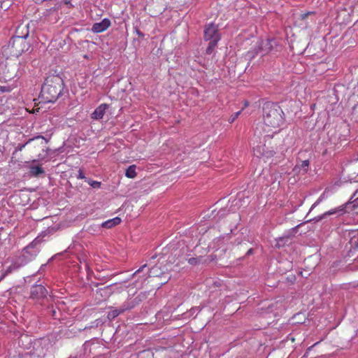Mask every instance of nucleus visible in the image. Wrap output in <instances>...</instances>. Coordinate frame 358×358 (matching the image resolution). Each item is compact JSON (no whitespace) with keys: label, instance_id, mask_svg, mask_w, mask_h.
<instances>
[{"label":"nucleus","instance_id":"obj_1","mask_svg":"<svg viewBox=\"0 0 358 358\" xmlns=\"http://www.w3.org/2000/svg\"><path fill=\"white\" fill-rule=\"evenodd\" d=\"M64 88L63 79L57 75L48 76L41 87L39 98L45 103L55 102Z\"/></svg>","mask_w":358,"mask_h":358},{"label":"nucleus","instance_id":"obj_2","mask_svg":"<svg viewBox=\"0 0 358 358\" xmlns=\"http://www.w3.org/2000/svg\"><path fill=\"white\" fill-rule=\"evenodd\" d=\"M282 110L280 107L273 103H266L263 107V120L264 131L269 133L278 129L283 122Z\"/></svg>","mask_w":358,"mask_h":358},{"label":"nucleus","instance_id":"obj_3","mask_svg":"<svg viewBox=\"0 0 358 358\" xmlns=\"http://www.w3.org/2000/svg\"><path fill=\"white\" fill-rule=\"evenodd\" d=\"M29 47L26 39L19 36H13L8 45L3 48V51L6 55L17 57L27 50Z\"/></svg>","mask_w":358,"mask_h":358},{"label":"nucleus","instance_id":"obj_4","mask_svg":"<svg viewBox=\"0 0 358 358\" xmlns=\"http://www.w3.org/2000/svg\"><path fill=\"white\" fill-rule=\"evenodd\" d=\"M204 39L209 41L206 52L207 54L210 55L220 39V35L216 24L210 23L205 27Z\"/></svg>","mask_w":358,"mask_h":358},{"label":"nucleus","instance_id":"obj_5","mask_svg":"<svg viewBox=\"0 0 358 358\" xmlns=\"http://www.w3.org/2000/svg\"><path fill=\"white\" fill-rule=\"evenodd\" d=\"M281 48L276 40L275 39H266L262 41L258 45L257 52L261 53L262 55L268 54L272 51H279Z\"/></svg>","mask_w":358,"mask_h":358},{"label":"nucleus","instance_id":"obj_6","mask_svg":"<svg viewBox=\"0 0 358 358\" xmlns=\"http://www.w3.org/2000/svg\"><path fill=\"white\" fill-rule=\"evenodd\" d=\"M62 8V3H57L54 7L47 9L43 13L44 20L50 23H55L59 19V15L62 13L59 10Z\"/></svg>","mask_w":358,"mask_h":358},{"label":"nucleus","instance_id":"obj_7","mask_svg":"<svg viewBox=\"0 0 358 358\" xmlns=\"http://www.w3.org/2000/svg\"><path fill=\"white\" fill-rule=\"evenodd\" d=\"M25 145H29L31 152L38 153V155L40 156L39 150H44L45 142L44 138L38 136L34 139H29L25 143Z\"/></svg>","mask_w":358,"mask_h":358},{"label":"nucleus","instance_id":"obj_8","mask_svg":"<svg viewBox=\"0 0 358 358\" xmlns=\"http://www.w3.org/2000/svg\"><path fill=\"white\" fill-rule=\"evenodd\" d=\"M47 294V289L41 285H35L31 289V297L32 299H41L45 298Z\"/></svg>","mask_w":358,"mask_h":358},{"label":"nucleus","instance_id":"obj_9","mask_svg":"<svg viewBox=\"0 0 358 358\" xmlns=\"http://www.w3.org/2000/svg\"><path fill=\"white\" fill-rule=\"evenodd\" d=\"M350 203H346L344 205H342L335 209H332V210H330L329 211H327L326 213H324V214H322V215L320 216H318L317 217H315L314 218L313 220L316 222H318L324 218H325L327 215H334V214H336V213H338L339 215H343L344 213H345L347 211H346V208L348 207V205H350Z\"/></svg>","mask_w":358,"mask_h":358},{"label":"nucleus","instance_id":"obj_10","mask_svg":"<svg viewBox=\"0 0 358 358\" xmlns=\"http://www.w3.org/2000/svg\"><path fill=\"white\" fill-rule=\"evenodd\" d=\"M17 66L10 63H7L3 70V73L6 80H11L15 78L17 76Z\"/></svg>","mask_w":358,"mask_h":358},{"label":"nucleus","instance_id":"obj_11","mask_svg":"<svg viewBox=\"0 0 358 358\" xmlns=\"http://www.w3.org/2000/svg\"><path fill=\"white\" fill-rule=\"evenodd\" d=\"M110 26V21L105 18L100 22L94 23L92 26V30L94 33H100L106 30Z\"/></svg>","mask_w":358,"mask_h":358},{"label":"nucleus","instance_id":"obj_12","mask_svg":"<svg viewBox=\"0 0 358 358\" xmlns=\"http://www.w3.org/2000/svg\"><path fill=\"white\" fill-rule=\"evenodd\" d=\"M108 105L103 103L100 105L96 110L92 113V117L94 120L101 119L105 114L106 109H108Z\"/></svg>","mask_w":358,"mask_h":358},{"label":"nucleus","instance_id":"obj_13","mask_svg":"<svg viewBox=\"0 0 358 358\" xmlns=\"http://www.w3.org/2000/svg\"><path fill=\"white\" fill-rule=\"evenodd\" d=\"M147 273H149L148 275H145V278H147L148 277H160L162 275H165L166 272L162 271L161 266L159 265H155V266L152 267L150 269H148L147 271Z\"/></svg>","mask_w":358,"mask_h":358},{"label":"nucleus","instance_id":"obj_14","mask_svg":"<svg viewBox=\"0 0 358 358\" xmlns=\"http://www.w3.org/2000/svg\"><path fill=\"white\" fill-rule=\"evenodd\" d=\"M132 306L123 305L120 309L113 310L108 313V318L110 320L115 319L117 317L120 313L124 312L125 310L131 308Z\"/></svg>","mask_w":358,"mask_h":358},{"label":"nucleus","instance_id":"obj_15","mask_svg":"<svg viewBox=\"0 0 358 358\" xmlns=\"http://www.w3.org/2000/svg\"><path fill=\"white\" fill-rule=\"evenodd\" d=\"M29 36L28 26L25 24H20L17 27L14 36H19L26 39Z\"/></svg>","mask_w":358,"mask_h":358},{"label":"nucleus","instance_id":"obj_16","mask_svg":"<svg viewBox=\"0 0 358 358\" xmlns=\"http://www.w3.org/2000/svg\"><path fill=\"white\" fill-rule=\"evenodd\" d=\"M121 222V219L118 217H116L115 218L108 220L102 223L101 226L106 229H110L113 227H115L117 224H119Z\"/></svg>","mask_w":358,"mask_h":358},{"label":"nucleus","instance_id":"obj_17","mask_svg":"<svg viewBox=\"0 0 358 358\" xmlns=\"http://www.w3.org/2000/svg\"><path fill=\"white\" fill-rule=\"evenodd\" d=\"M44 172V170L39 166H31L30 168V173L33 176L37 177L41 174H43Z\"/></svg>","mask_w":358,"mask_h":358},{"label":"nucleus","instance_id":"obj_18","mask_svg":"<svg viewBox=\"0 0 358 358\" xmlns=\"http://www.w3.org/2000/svg\"><path fill=\"white\" fill-rule=\"evenodd\" d=\"M136 168L135 165L129 166L126 170L125 176L129 178H134L136 176Z\"/></svg>","mask_w":358,"mask_h":358},{"label":"nucleus","instance_id":"obj_19","mask_svg":"<svg viewBox=\"0 0 358 358\" xmlns=\"http://www.w3.org/2000/svg\"><path fill=\"white\" fill-rule=\"evenodd\" d=\"M87 183L93 188H99L101 187V182L90 179H86Z\"/></svg>","mask_w":358,"mask_h":358},{"label":"nucleus","instance_id":"obj_20","mask_svg":"<svg viewBox=\"0 0 358 358\" xmlns=\"http://www.w3.org/2000/svg\"><path fill=\"white\" fill-rule=\"evenodd\" d=\"M289 238V236L279 238L277 240L276 246L278 248L282 246L284 244V241H285V242L288 241Z\"/></svg>","mask_w":358,"mask_h":358},{"label":"nucleus","instance_id":"obj_21","mask_svg":"<svg viewBox=\"0 0 358 358\" xmlns=\"http://www.w3.org/2000/svg\"><path fill=\"white\" fill-rule=\"evenodd\" d=\"M308 166H309V161L304 160L302 162L300 169H301L303 170V173H305L308 171Z\"/></svg>","mask_w":358,"mask_h":358},{"label":"nucleus","instance_id":"obj_22","mask_svg":"<svg viewBox=\"0 0 358 358\" xmlns=\"http://www.w3.org/2000/svg\"><path fill=\"white\" fill-rule=\"evenodd\" d=\"M11 90V87L10 86H0V92H8Z\"/></svg>","mask_w":358,"mask_h":358},{"label":"nucleus","instance_id":"obj_23","mask_svg":"<svg viewBox=\"0 0 358 358\" xmlns=\"http://www.w3.org/2000/svg\"><path fill=\"white\" fill-rule=\"evenodd\" d=\"M147 268V264H144L142 266H141L134 274H133V276L136 275V274L138 273H140L143 271H144V270Z\"/></svg>","mask_w":358,"mask_h":358},{"label":"nucleus","instance_id":"obj_24","mask_svg":"<svg viewBox=\"0 0 358 358\" xmlns=\"http://www.w3.org/2000/svg\"><path fill=\"white\" fill-rule=\"evenodd\" d=\"M241 111H238V112H236L234 114H233L231 117L229 118V121L231 122H233L237 117L238 116L240 115Z\"/></svg>","mask_w":358,"mask_h":358},{"label":"nucleus","instance_id":"obj_25","mask_svg":"<svg viewBox=\"0 0 358 358\" xmlns=\"http://www.w3.org/2000/svg\"><path fill=\"white\" fill-rule=\"evenodd\" d=\"M188 262L192 265H196L198 263V259L196 258H189Z\"/></svg>","mask_w":358,"mask_h":358},{"label":"nucleus","instance_id":"obj_26","mask_svg":"<svg viewBox=\"0 0 358 358\" xmlns=\"http://www.w3.org/2000/svg\"><path fill=\"white\" fill-rule=\"evenodd\" d=\"M78 178L79 179H85V176L83 172V171L81 169H80L78 171Z\"/></svg>","mask_w":358,"mask_h":358},{"label":"nucleus","instance_id":"obj_27","mask_svg":"<svg viewBox=\"0 0 358 358\" xmlns=\"http://www.w3.org/2000/svg\"><path fill=\"white\" fill-rule=\"evenodd\" d=\"M135 32L139 37H144V34L136 27L135 28Z\"/></svg>","mask_w":358,"mask_h":358},{"label":"nucleus","instance_id":"obj_28","mask_svg":"<svg viewBox=\"0 0 358 358\" xmlns=\"http://www.w3.org/2000/svg\"><path fill=\"white\" fill-rule=\"evenodd\" d=\"M27 145L24 144H22V145H20L19 144L18 146L16 148V150H19V151H21L22 150V149L26 146Z\"/></svg>","mask_w":358,"mask_h":358},{"label":"nucleus","instance_id":"obj_29","mask_svg":"<svg viewBox=\"0 0 358 358\" xmlns=\"http://www.w3.org/2000/svg\"><path fill=\"white\" fill-rule=\"evenodd\" d=\"M311 13H306L301 15V20L306 19L308 15H310Z\"/></svg>","mask_w":358,"mask_h":358},{"label":"nucleus","instance_id":"obj_30","mask_svg":"<svg viewBox=\"0 0 358 358\" xmlns=\"http://www.w3.org/2000/svg\"><path fill=\"white\" fill-rule=\"evenodd\" d=\"M264 155H266V157H268L273 156V153L272 151H270V152H267Z\"/></svg>","mask_w":358,"mask_h":358},{"label":"nucleus","instance_id":"obj_31","mask_svg":"<svg viewBox=\"0 0 358 358\" xmlns=\"http://www.w3.org/2000/svg\"><path fill=\"white\" fill-rule=\"evenodd\" d=\"M12 271V267L9 266L6 270V273H9Z\"/></svg>","mask_w":358,"mask_h":358},{"label":"nucleus","instance_id":"obj_32","mask_svg":"<svg viewBox=\"0 0 358 358\" xmlns=\"http://www.w3.org/2000/svg\"><path fill=\"white\" fill-rule=\"evenodd\" d=\"M251 254H252V248L249 249V250H248V252H247V255H251Z\"/></svg>","mask_w":358,"mask_h":358},{"label":"nucleus","instance_id":"obj_33","mask_svg":"<svg viewBox=\"0 0 358 358\" xmlns=\"http://www.w3.org/2000/svg\"><path fill=\"white\" fill-rule=\"evenodd\" d=\"M1 8L2 9H4L5 10H6V6H3V3H1Z\"/></svg>","mask_w":358,"mask_h":358},{"label":"nucleus","instance_id":"obj_34","mask_svg":"<svg viewBox=\"0 0 358 358\" xmlns=\"http://www.w3.org/2000/svg\"><path fill=\"white\" fill-rule=\"evenodd\" d=\"M355 245L357 248H358V241L355 243Z\"/></svg>","mask_w":358,"mask_h":358},{"label":"nucleus","instance_id":"obj_35","mask_svg":"<svg viewBox=\"0 0 358 358\" xmlns=\"http://www.w3.org/2000/svg\"><path fill=\"white\" fill-rule=\"evenodd\" d=\"M8 5H9V3H6V4H3V6H6V9L8 8Z\"/></svg>","mask_w":358,"mask_h":358},{"label":"nucleus","instance_id":"obj_36","mask_svg":"<svg viewBox=\"0 0 358 358\" xmlns=\"http://www.w3.org/2000/svg\"><path fill=\"white\" fill-rule=\"evenodd\" d=\"M165 278L169 279L170 276L169 275H167V276Z\"/></svg>","mask_w":358,"mask_h":358},{"label":"nucleus","instance_id":"obj_37","mask_svg":"<svg viewBox=\"0 0 358 358\" xmlns=\"http://www.w3.org/2000/svg\"><path fill=\"white\" fill-rule=\"evenodd\" d=\"M6 274H7L6 273H4V274H3V277H4V276H6Z\"/></svg>","mask_w":358,"mask_h":358},{"label":"nucleus","instance_id":"obj_38","mask_svg":"<svg viewBox=\"0 0 358 358\" xmlns=\"http://www.w3.org/2000/svg\"><path fill=\"white\" fill-rule=\"evenodd\" d=\"M6 274H7L6 273H4V274H3V277H4V276H6Z\"/></svg>","mask_w":358,"mask_h":358},{"label":"nucleus","instance_id":"obj_39","mask_svg":"<svg viewBox=\"0 0 358 358\" xmlns=\"http://www.w3.org/2000/svg\"><path fill=\"white\" fill-rule=\"evenodd\" d=\"M357 200H358V197H357Z\"/></svg>","mask_w":358,"mask_h":358}]
</instances>
